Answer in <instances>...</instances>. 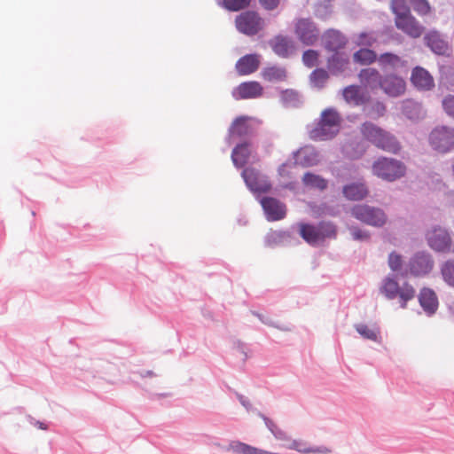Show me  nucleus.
<instances>
[{"label":"nucleus","mask_w":454,"mask_h":454,"mask_svg":"<svg viewBox=\"0 0 454 454\" xmlns=\"http://www.w3.org/2000/svg\"><path fill=\"white\" fill-rule=\"evenodd\" d=\"M230 135L242 137L249 132V126L247 124V119L246 117L237 118L230 128Z\"/></svg>","instance_id":"obj_33"},{"label":"nucleus","mask_w":454,"mask_h":454,"mask_svg":"<svg viewBox=\"0 0 454 454\" xmlns=\"http://www.w3.org/2000/svg\"><path fill=\"white\" fill-rule=\"evenodd\" d=\"M262 77L270 82H283L287 77L286 69L279 66H269L262 70Z\"/></svg>","instance_id":"obj_26"},{"label":"nucleus","mask_w":454,"mask_h":454,"mask_svg":"<svg viewBox=\"0 0 454 454\" xmlns=\"http://www.w3.org/2000/svg\"><path fill=\"white\" fill-rule=\"evenodd\" d=\"M300 235L309 244H316L321 241V233L317 226L301 223Z\"/></svg>","instance_id":"obj_31"},{"label":"nucleus","mask_w":454,"mask_h":454,"mask_svg":"<svg viewBox=\"0 0 454 454\" xmlns=\"http://www.w3.org/2000/svg\"><path fill=\"white\" fill-rule=\"evenodd\" d=\"M419 301L425 312L428 315L434 314L438 308V299L435 293L427 287H424L420 290Z\"/></svg>","instance_id":"obj_22"},{"label":"nucleus","mask_w":454,"mask_h":454,"mask_svg":"<svg viewBox=\"0 0 454 454\" xmlns=\"http://www.w3.org/2000/svg\"><path fill=\"white\" fill-rule=\"evenodd\" d=\"M318 230L320 231V238L321 241L325 238L334 237L336 234V228L331 223H320L318 225Z\"/></svg>","instance_id":"obj_42"},{"label":"nucleus","mask_w":454,"mask_h":454,"mask_svg":"<svg viewBox=\"0 0 454 454\" xmlns=\"http://www.w3.org/2000/svg\"><path fill=\"white\" fill-rule=\"evenodd\" d=\"M441 82L448 89L454 90V68L451 67H442L441 71Z\"/></svg>","instance_id":"obj_38"},{"label":"nucleus","mask_w":454,"mask_h":454,"mask_svg":"<svg viewBox=\"0 0 454 454\" xmlns=\"http://www.w3.org/2000/svg\"><path fill=\"white\" fill-rule=\"evenodd\" d=\"M261 6L266 11H274L278 8L282 0H258Z\"/></svg>","instance_id":"obj_48"},{"label":"nucleus","mask_w":454,"mask_h":454,"mask_svg":"<svg viewBox=\"0 0 454 454\" xmlns=\"http://www.w3.org/2000/svg\"><path fill=\"white\" fill-rule=\"evenodd\" d=\"M143 377L145 376H149V377H152L154 375V373L152 372V371H146L145 373H142L141 374Z\"/></svg>","instance_id":"obj_52"},{"label":"nucleus","mask_w":454,"mask_h":454,"mask_svg":"<svg viewBox=\"0 0 454 454\" xmlns=\"http://www.w3.org/2000/svg\"><path fill=\"white\" fill-rule=\"evenodd\" d=\"M378 64L383 70H395L406 67V61L394 53L386 52L378 57Z\"/></svg>","instance_id":"obj_23"},{"label":"nucleus","mask_w":454,"mask_h":454,"mask_svg":"<svg viewBox=\"0 0 454 454\" xmlns=\"http://www.w3.org/2000/svg\"><path fill=\"white\" fill-rule=\"evenodd\" d=\"M444 112L454 119V95H448L442 100Z\"/></svg>","instance_id":"obj_47"},{"label":"nucleus","mask_w":454,"mask_h":454,"mask_svg":"<svg viewBox=\"0 0 454 454\" xmlns=\"http://www.w3.org/2000/svg\"><path fill=\"white\" fill-rule=\"evenodd\" d=\"M295 34L299 40L306 45L314 44L319 37L318 29L309 19H300L297 20Z\"/></svg>","instance_id":"obj_9"},{"label":"nucleus","mask_w":454,"mask_h":454,"mask_svg":"<svg viewBox=\"0 0 454 454\" xmlns=\"http://www.w3.org/2000/svg\"><path fill=\"white\" fill-rule=\"evenodd\" d=\"M353 60L357 64L369 66L375 61H378V56L374 51L370 50L367 47L361 48L353 54Z\"/></svg>","instance_id":"obj_30"},{"label":"nucleus","mask_w":454,"mask_h":454,"mask_svg":"<svg viewBox=\"0 0 454 454\" xmlns=\"http://www.w3.org/2000/svg\"><path fill=\"white\" fill-rule=\"evenodd\" d=\"M242 177L252 192H267L270 189V183L264 177H262L255 168H245L242 172Z\"/></svg>","instance_id":"obj_12"},{"label":"nucleus","mask_w":454,"mask_h":454,"mask_svg":"<svg viewBox=\"0 0 454 454\" xmlns=\"http://www.w3.org/2000/svg\"><path fill=\"white\" fill-rule=\"evenodd\" d=\"M263 93V87L256 81L244 82L232 91L235 99L259 98Z\"/></svg>","instance_id":"obj_14"},{"label":"nucleus","mask_w":454,"mask_h":454,"mask_svg":"<svg viewBox=\"0 0 454 454\" xmlns=\"http://www.w3.org/2000/svg\"><path fill=\"white\" fill-rule=\"evenodd\" d=\"M282 98L286 101L296 100L298 98V94L293 90H286L282 92Z\"/></svg>","instance_id":"obj_50"},{"label":"nucleus","mask_w":454,"mask_h":454,"mask_svg":"<svg viewBox=\"0 0 454 454\" xmlns=\"http://www.w3.org/2000/svg\"><path fill=\"white\" fill-rule=\"evenodd\" d=\"M295 164L302 167L317 165L320 159L319 153L312 146H304L299 149L294 154Z\"/></svg>","instance_id":"obj_19"},{"label":"nucleus","mask_w":454,"mask_h":454,"mask_svg":"<svg viewBox=\"0 0 454 454\" xmlns=\"http://www.w3.org/2000/svg\"><path fill=\"white\" fill-rule=\"evenodd\" d=\"M235 27L239 33L252 36L264 29L265 21L258 12L248 10L236 16Z\"/></svg>","instance_id":"obj_4"},{"label":"nucleus","mask_w":454,"mask_h":454,"mask_svg":"<svg viewBox=\"0 0 454 454\" xmlns=\"http://www.w3.org/2000/svg\"><path fill=\"white\" fill-rule=\"evenodd\" d=\"M441 272L444 281L454 286V260L445 262L441 268Z\"/></svg>","instance_id":"obj_36"},{"label":"nucleus","mask_w":454,"mask_h":454,"mask_svg":"<svg viewBox=\"0 0 454 454\" xmlns=\"http://www.w3.org/2000/svg\"><path fill=\"white\" fill-rule=\"evenodd\" d=\"M403 265L402 256L395 252H392L388 256V266L393 271H398Z\"/></svg>","instance_id":"obj_46"},{"label":"nucleus","mask_w":454,"mask_h":454,"mask_svg":"<svg viewBox=\"0 0 454 454\" xmlns=\"http://www.w3.org/2000/svg\"><path fill=\"white\" fill-rule=\"evenodd\" d=\"M411 82L417 89L421 90H429L434 86L432 75L420 67H416L412 70Z\"/></svg>","instance_id":"obj_17"},{"label":"nucleus","mask_w":454,"mask_h":454,"mask_svg":"<svg viewBox=\"0 0 454 454\" xmlns=\"http://www.w3.org/2000/svg\"><path fill=\"white\" fill-rule=\"evenodd\" d=\"M396 27L412 38H419L424 33V27L411 13L395 17Z\"/></svg>","instance_id":"obj_10"},{"label":"nucleus","mask_w":454,"mask_h":454,"mask_svg":"<svg viewBox=\"0 0 454 454\" xmlns=\"http://www.w3.org/2000/svg\"><path fill=\"white\" fill-rule=\"evenodd\" d=\"M361 133L364 138L384 151L396 153L400 149L393 136L372 122H364L361 126Z\"/></svg>","instance_id":"obj_2"},{"label":"nucleus","mask_w":454,"mask_h":454,"mask_svg":"<svg viewBox=\"0 0 454 454\" xmlns=\"http://www.w3.org/2000/svg\"><path fill=\"white\" fill-rule=\"evenodd\" d=\"M405 171V166L394 159L380 158L372 165L373 174L387 181H394L402 177Z\"/></svg>","instance_id":"obj_5"},{"label":"nucleus","mask_w":454,"mask_h":454,"mask_svg":"<svg viewBox=\"0 0 454 454\" xmlns=\"http://www.w3.org/2000/svg\"><path fill=\"white\" fill-rule=\"evenodd\" d=\"M340 116L332 108L325 109L321 114L319 122L309 131L310 138L314 140H327L333 138L340 130Z\"/></svg>","instance_id":"obj_1"},{"label":"nucleus","mask_w":454,"mask_h":454,"mask_svg":"<svg viewBox=\"0 0 454 454\" xmlns=\"http://www.w3.org/2000/svg\"><path fill=\"white\" fill-rule=\"evenodd\" d=\"M382 78L383 76L380 75V72L372 67L364 68L358 74L361 84L372 90L380 88Z\"/></svg>","instance_id":"obj_21"},{"label":"nucleus","mask_w":454,"mask_h":454,"mask_svg":"<svg viewBox=\"0 0 454 454\" xmlns=\"http://www.w3.org/2000/svg\"><path fill=\"white\" fill-rule=\"evenodd\" d=\"M261 204L269 221H278L285 217L286 207L277 199L266 197L261 200Z\"/></svg>","instance_id":"obj_15"},{"label":"nucleus","mask_w":454,"mask_h":454,"mask_svg":"<svg viewBox=\"0 0 454 454\" xmlns=\"http://www.w3.org/2000/svg\"><path fill=\"white\" fill-rule=\"evenodd\" d=\"M266 425L277 439L282 440V441L290 440L286 432H284L283 430H281L280 428H278L272 421L267 420Z\"/></svg>","instance_id":"obj_45"},{"label":"nucleus","mask_w":454,"mask_h":454,"mask_svg":"<svg viewBox=\"0 0 454 454\" xmlns=\"http://www.w3.org/2000/svg\"><path fill=\"white\" fill-rule=\"evenodd\" d=\"M260 65V56L247 54L240 58L236 63V70L240 75H247L255 72Z\"/></svg>","instance_id":"obj_20"},{"label":"nucleus","mask_w":454,"mask_h":454,"mask_svg":"<svg viewBox=\"0 0 454 454\" xmlns=\"http://www.w3.org/2000/svg\"><path fill=\"white\" fill-rule=\"evenodd\" d=\"M302 182L306 186L325 190L327 187V181L320 176L306 173L302 177Z\"/></svg>","instance_id":"obj_34"},{"label":"nucleus","mask_w":454,"mask_h":454,"mask_svg":"<svg viewBox=\"0 0 454 454\" xmlns=\"http://www.w3.org/2000/svg\"><path fill=\"white\" fill-rule=\"evenodd\" d=\"M327 67L333 75L340 74L349 68V56L346 52H334L327 61Z\"/></svg>","instance_id":"obj_18"},{"label":"nucleus","mask_w":454,"mask_h":454,"mask_svg":"<svg viewBox=\"0 0 454 454\" xmlns=\"http://www.w3.org/2000/svg\"><path fill=\"white\" fill-rule=\"evenodd\" d=\"M380 292L388 300H394L398 297L400 306L403 309L407 307V302L411 301L416 294V291L411 284L405 282L401 286L393 277H387L383 279Z\"/></svg>","instance_id":"obj_3"},{"label":"nucleus","mask_w":454,"mask_h":454,"mask_svg":"<svg viewBox=\"0 0 454 454\" xmlns=\"http://www.w3.org/2000/svg\"><path fill=\"white\" fill-rule=\"evenodd\" d=\"M380 89L389 97H399L405 92L406 82L401 76L386 74L381 80Z\"/></svg>","instance_id":"obj_13"},{"label":"nucleus","mask_w":454,"mask_h":454,"mask_svg":"<svg viewBox=\"0 0 454 454\" xmlns=\"http://www.w3.org/2000/svg\"><path fill=\"white\" fill-rule=\"evenodd\" d=\"M328 79L329 74L327 71L323 68L315 69L310 74L311 83L318 89L323 88Z\"/></svg>","instance_id":"obj_35"},{"label":"nucleus","mask_w":454,"mask_h":454,"mask_svg":"<svg viewBox=\"0 0 454 454\" xmlns=\"http://www.w3.org/2000/svg\"><path fill=\"white\" fill-rule=\"evenodd\" d=\"M323 42L327 51L340 52L339 51L346 46L348 40L341 32L329 29L324 34Z\"/></svg>","instance_id":"obj_16"},{"label":"nucleus","mask_w":454,"mask_h":454,"mask_svg":"<svg viewBox=\"0 0 454 454\" xmlns=\"http://www.w3.org/2000/svg\"><path fill=\"white\" fill-rule=\"evenodd\" d=\"M356 330L359 333L361 336H363L364 339L376 340L378 337V331L370 328L368 325L364 324H359L356 325Z\"/></svg>","instance_id":"obj_40"},{"label":"nucleus","mask_w":454,"mask_h":454,"mask_svg":"<svg viewBox=\"0 0 454 454\" xmlns=\"http://www.w3.org/2000/svg\"><path fill=\"white\" fill-rule=\"evenodd\" d=\"M391 10L395 13V17L411 13L410 8L405 0H392Z\"/></svg>","instance_id":"obj_39"},{"label":"nucleus","mask_w":454,"mask_h":454,"mask_svg":"<svg viewBox=\"0 0 454 454\" xmlns=\"http://www.w3.org/2000/svg\"><path fill=\"white\" fill-rule=\"evenodd\" d=\"M434 267L431 256L424 252L415 254L410 260L405 275L422 277L428 274Z\"/></svg>","instance_id":"obj_8"},{"label":"nucleus","mask_w":454,"mask_h":454,"mask_svg":"<svg viewBox=\"0 0 454 454\" xmlns=\"http://www.w3.org/2000/svg\"><path fill=\"white\" fill-rule=\"evenodd\" d=\"M376 42V38L370 33H360L356 40V43L358 46L371 47Z\"/></svg>","instance_id":"obj_44"},{"label":"nucleus","mask_w":454,"mask_h":454,"mask_svg":"<svg viewBox=\"0 0 454 454\" xmlns=\"http://www.w3.org/2000/svg\"><path fill=\"white\" fill-rule=\"evenodd\" d=\"M342 95L346 102L354 106H360L366 102V97L358 85H349L344 88Z\"/></svg>","instance_id":"obj_25"},{"label":"nucleus","mask_w":454,"mask_h":454,"mask_svg":"<svg viewBox=\"0 0 454 454\" xmlns=\"http://www.w3.org/2000/svg\"><path fill=\"white\" fill-rule=\"evenodd\" d=\"M344 196L350 200H361L368 194V190L362 183H354L343 187Z\"/></svg>","instance_id":"obj_27"},{"label":"nucleus","mask_w":454,"mask_h":454,"mask_svg":"<svg viewBox=\"0 0 454 454\" xmlns=\"http://www.w3.org/2000/svg\"><path fill=\"white\" fill-rule=\"evenodd\" d=\"M270 45L273 51L277 55L283 58L287 57L289 53L294 50V43L292 40L282 35L274 37L270 42Z\"/></svg>","instance_id":"obj_24"},{"label":"nucleus","mask_w":454,"mask_h":454,"mask_svg":"<svg viewBox=\"0 0 454 454\" xmlns=\"http://www.w3.org/2000/svg\"><path fill=\"white\" fill-rule=\"evenodd\" d=\"M251 0H223V6L230 12H239L250 5Z\"/></svg>","instance_id":"obj_37"},{"label":"nucleus","mask_w":454,"mask_h":454,"mask_svg":"<svg viewBox=\"0 0 454 454\" xmlns=\"http://www.w3.org/2000/svg\"><path fill=\"white\" fill-rule=\"evenodd\" d=\"M349 231L353 239L356 240H366L369 239V233L362 231L358 227H350Z\"/></svg>","instance_id":"obj_49"},{"label":"nucleus","mask_w":454,"mask_h":454,"mask_svg":"<svg viewBox=\"0 0 454 454\" xmlns=\"http://www.w3.org/2000/svg\"><path fill=\"white\" fill-rule=\"evenodd\" d=\"M427 241L429 247L437 252H448L450 249L451 239L446 230L434 228L428 231Z\"/></svg>","instance_id":"obj_11"},{"label":"nucleus","mask_w":454,"mask_h":454,"mask_svg":"<svg viewBox=\"0 0 454 454\" xmlns=\"http://www.w3.org/2000/svg\"><path fill=\"white\" fill-rule=\"evenodd\" d=\"M427 45L435 53L442 54L446 49V43L441 38L436 31H431L425 36Z\"/></svg>","instance_id":"obj_29"},{"label":"nucleus","mask_w":454,"mask_h":454,"mask_svg":"<svg viewBox=\"0 0 454 454\" xmlns=\"http://www.w3.org/2000/svg\"><path fill=\"white\" fill-rule=\"evenodd\" d=\"M290 450H295L301 453H321L326 454L330 452V450L326 447L311 448L308 446L307 442L301 440H293L286 446Z\"/></svg>","instance_id":"obj_32"},{"label":"nucleus","mask_w":454,"mask_h":454,"mask_svg":"<svg viewBox=\"0 0 454 454\" xmlns=\"http://www.w3.org/2000/svg\"><path fill=\"white\" fill-rule=\"evenodd\" d=\"M351 214L356 219L374 227H381L387 222L383 210L365 204L353 207Z\"/></svg>","instance_id":"obj_6"},{"label":"nucleus","mask_w":454,"mask_h":454,"mask_svg":"<svg viewBox=\"0 0 454 454\" xmlns=\"http://www.w3.org/2000/svg\"><path fill=\"white\" fill-rule=\"evenodd\" d=\"M319 54L317 51L308 50L302 55V61L308 67H316L318 64Z\"/></svg>","instance_id":"obj_41"},{"label":"nucleus","mask_w":454,"mask_h":454,"mask_svg":"<svg viewBox=\"0 0 454 454\" xmlns=\"http://www.w3.org/2000/svg\"><path fill=\"white\" fill-rule=\"evenodd\" d=\"M415 12L419 15H427L430 12V5L427 0H410Z\"/></svg>","instance_id":"obj_43"},{"label":"nucleus","mask_w":454,"mask_h":454,"mask_svg":"<svg viewBox=\"0 0 454 454\" xmlns=\"http://www.w3.org/2000/svg\"><path fill=\"white\" fill-rule=\"evenodd\" d=\"M452 252L454 253V249L452 250Z\"/></svg>","instance_id":"obj_53"},{"label":"nucleus","mask_w":454,"mask_h":454,"mask_svg":"<svg viewBox=\"0 0 454 454\" xmlns=\"http://www.w3.org/2000/svg\"><path fill=\"white\" fill-rule=\"evenodd\" d=\"M431 146L441 153H447L454 148V129L448 126H437L429 135Z\"/></svg>","instance_id":"obj_7"},{"label":"nucleus","mask_w":454,"mask_h":454,"mask_svg":"<svg viewBox=\"0 0 454 454\" xmlns=\"http://www.w3.org/2000/svg\"><path fill=\"white\" fill-rule=\"evenodd\" d=\"M249 145L247 143L238 145L232 151L231 160L233 164L241 168L246 165L250 156Z\"/></svg>","instance_id":"obj_28"},{"label":"nucleus","mask_w":454,"mask_h":454,"mask_svg":"<svg viewBox=\"0 0 454 454\" xmlns=\"http://www.w3.org/2000/svg\"><path fill=\"white\" fill-rule=\"evenodd\" d=\"M373 110L376 112L378 116H381L384 114L386 107L382 103L377 102L373 106Z\"/></svg>","instance_id":"obj_51"}]
</instances>
